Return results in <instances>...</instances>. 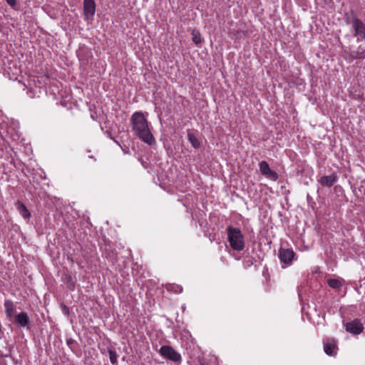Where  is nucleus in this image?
I'll list each match as a JSON object with an SVG mask.
<instances>
[{"mask_svg": "<svg viewBox=\"0 0 365 365\" xmlns=\"http://www.w3.org/2000/svg\"><path fill=\"white\" fill-rule=\"evenodd\" d=\"M130 123L133 131L139 139L149 145L155 143L148 122L142 112H135L130 118Z\"/></svg>", "mask_w": 365, "mask_h": 365, "instance_id": "obj_1", "label": "nucleus"}, {"mask_svg": "<svg viewBox=\"0 0 365 365\" xmlns=\"http://www.w3.org/2000/svg\"><path fill=\"white\" fill-rule=\"evenodd\" d=\"M227 240L231 248L242 251L245 247V237L239 228L229 226L227 229Z\"/></svg>", "mask_w": 365, "mask_h": 365, "instance_id": "obj_2", "label": "nucleus"}, {"mask_svg": "<svg viewBox=\"0 0 365 365\" xmlns=\"http://www.w3.org/2000/svg\"><path fill=\"white\" fill-rule=\"evenodd\" d=\"M159 354L164 358L174 362H178L181 361L180 354L170 346L164 345L161 346L159 350Z\"/></svg>", "mask_w": 365, "mask_h": 365, "instance_id": "obj_3", "label": "nucleus"}, {"mask_svg": "<svg viewBox=\"0 0 365 365\" xmlns=\"http://www.w3.org/2000/svg\"><path fill=\"white\" fill-rule=\"evenodd\" d=\"M354 36L357 38V41L365 40V24L359 19L354 18L351 21Z\"/></svg>", "mask_w": 365, "mask_h": 365, "instance_id": "obj_4", "label": "nucleus"}, {"mask_svg": "<svg viewBox=\"0 0 365 365\" xmlns=\"http://www.w3.org/2000/svg\"><path fill=\"white\" fill-rule=\"evenodd\" d=\"M259 168L260 173L266 178L272 181L277 180L279 178L278 174L275 171L270 169L269 164L266 161H261L259 163Z\"/></svg>", "mask_w": 365, "mask_h": 365, "instance_id": "obj_5", "label": "nucleus"}, {"mask_svg": "<svg viewBox=\"0 0 365 365\" xmlns=\"http://www.w3.org/2000/svg\"><path fill=\"white\" fill-rule=\"evenodd\" d=\"M96 12L94 0L83 1V14L86 20L93 21Z\"/></svg>", "mask_w": 365, "mask_h": 365, "instance_id": "obj_6", "label": "nucleus"}, {"mask_svg": "<svg viewBox=\"0 0 365 365\" xmlns=\"http://www.w3.org/2000/svg\"><path fill=\"white\" fill-rule=\"evenodd\" d=\"M324 351L329 356H335L337 351L336 341L334 339L326 338L323 339Z\"/></svg>", "mask_w": 365, "mask_h": 365, "instance_id": "obj_7", "label": "nucleus"}, {"mask_svg": "<svg viewBox=\"0 0 365 365\" xmlns=\"http://www.w3.org/2000/svg\"><path fill=\"white\" fill-rule=\"evenodd\" d=\"M294 252L290 249L281 248L279 251V258L282 263L289 265L292 263Z\"/></svg>", "mask_w": 365, "mask_h": 365, "instance_id": "obj_8", "label": "nucleus"}, {"mask_svg": "<svg viewBox=\"0 0 365 365\" xmlns=\"http://www.w3.org/2000/svg\"><path fill=\"white\" fill-rule=\"evenodd\" d=\"M346 330L354 334H359L363 331V325L361 322L356 319L345 325Z\"/></svg>", "mask_w": 365, "mask_h": 365, "instance_id": "obj_9", "label": "nucleus"}, {"mask_svg": "<svg viewBox=\"0 0 365 365\" xmlns=\"http://www.w3.org/2000/svg\"><path fill=\"white\" fill-rule=\"evenodd\" d=\"M337 180V176L335 174L322 176L319 182L323 186L331 187Z\"/></svg>", "mask_w": 365, "mask_h": 365, "instance_id": "obj_10", "label": "nucleus"}, {"mask_svg": "<svg viewBox=\"0 0 365 365\" xmlns=\"http://www.w3.org/2000/svg\"><path fill=\"white\" fill-rule=\"evenodd\" d=\"M4 305L6 317L11 319L14 317L16 311L14 304L11 300L7 299L4 302Z\"/></svg>", "mask_w": 365, "mask_h": 365, "instance_id": "obj_11", "label": "nucleus"}, {"mask_svg": "<svg viewBox=\"0 0 365 365\" xmlns=\"http://www.w3.org/2000/svg\"><path fill=\"white\" fill-rule=\"evenodd\" d=\"M15 322L21 327L28 326L29 323V317L26 313L21 312L15 317Z\"/></svg>", "mask_w": 365, "mask_h": 365, "instance_id": "obj_12", "label": "nucleus"}, {"mask_svg": "<svg viewBox=\"0 0 365 365\" xmlns=\"http://www.w3.org/2000/svg\"><path fill=\"white\" fill-rule=\"evenodd\" d=\"M16 209L24 219L29 220L31 213L23 202L18 201L16 202Z\"/></svg>", "mask_w": 365, "mask_h": 365, "instance_id": "obj_13", "label": "nucleus"}, {"mask_svg": "<svg viewBox=\"0 0 365 365\" xmlns=\"http://www.w3.org/2000/svg\"><path fill=\"white\" fill-rule=\"evenodd\" d=\"M187 138L194 148H199L200 147V142L194 133H188Z\"/></svg>", "mask_w": 365, "mask_h": 365, "instance_id": "obj_14", "label": "nucleus"}, {"mask_svg": "<svg viewBox=\"0 0 365 365\" xmlns=\"http://www.w3.org/2000/svg\"><path fill=\"white\" fill-rule=\"evenodd\" d=\"M327 282L329 286L333 289H339L341 287L340 280L337 279H329Z\"/></svg>", "mask_w": 365, "mask_h": 365, "instance_id": "obj_15", "label": "nucleus"}, {"mask_svg": "<svg viewBox=\"0 0 365 365\" xmlns=\"http://www.w3.org/2000/svg\"><path fill=\"white\" fill-rule=\"evenodd\" d=\"M109 359L112 364H115L117 363L118 355L115 351L113 349H108Z\"/></svg>", "mask_w": 365, "mask_h": 365, "instance_id": "obj_16", "label": "nucleus"}, {"mask_svg": "<svg viewBox=\"0 0 365 365\" xmlns=\"http://www.w3.org/2000/svg\"><path fill=\"white\" fill-rule=\"evenodd\" d=\"M192 41L196 44V45H198L200 44L202 41H201V37H200V35L199 33H196L195 31H192Z\"/></svg>", "mask_w": 365, "mask_h": 365, "instance_id": "obj_17", "label": "nucleus"}, {"mask_svg": "<svg viewBox=\"0 0 365 365\" xmlns=\"http://www.w3.org/2000/svg\"><path fill=\"white\" fill-rule=\"evenodd\" d=\"M168 290H174L176 293H180L182 291V287L179 285H169Z\"/></svg>", "mask_w": 365, "mask_h": 365, "instance_id": "obj_18", "label": "nucleus"}, {"mask_svg": "<svg viewBox=\"0 0 365 365\" xmlns=\"http://www.w3.org/2000/svg\"><path fill=\"white\" fill-rule=\"evenodd\" d=\"M355 58H365V51L361 50L360 47L358 48L357 51H356V56Z\"/></svg>", "mask_w": 365, "mask_h": 365, "instance_id": "obj_19", "label": "nucleus"}, {"mask_svg": "<svg viewBox=\"0 0 365 365\" xmlns=\"http://www.w3.org/2000/svg\"><path fill=\"white\" fill-rule=\"evenodd\" d=\"M8 4H9L11 7H14L16 4V0H6Z\"/></svg>", "mask_w": 365, "mask_h": 365, "instance_id": "obj_20", "label": "nucleus"}, {"mask_svg": "<svg viewBox=\"0 0 365 365\" xmlns=\"http://www.w3.org/2000/svg\"><path fill=\"white\" fill-rule=\"evenodd\" d=\"M3 336H4V333L2 332L1 326L0 325V339H2Z\"/></svg>", "mask_w": 365, "mask_h": 365, "instance_id": "obj_21", "label": "nucleus"}]
</instances>
